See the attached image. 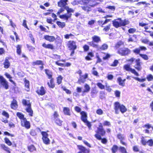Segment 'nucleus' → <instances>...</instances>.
Returning <instances> with one entry per match:
<instances>
[{
  "label": "nucleus",
  "instance_id": "de8ad7c7",
  "mask_svg": "<svg viewBox=\"0 0 153 153\" xmlns=\"http://www.w3.org/2000/svg\"><path fill=\"white\" fill-rule=\"evenodd\" d=\"M62 77L61 76H59L57 78V83L58 84H60L62 82Z\"/></svg>",
  "mask_w": 153,
  "mask_h": 153
},
{
  "label": "nucleus",
  "instance_id": "9b49d317",
  "mask_svg": "<svg viewBox=\"0 0 153 153\" xmlns=\"http://www.w3.org/2000/svg\"><path fill=\"white\" fill-rule=\"evenodd\" d=\"M72 14L71 13H68L60 15L59 17L60 18L63 19L64 20L67 21L68 19L71 17Z\"/></svg>",
  "mask_w": 153,
  "mask_h": 153
},
{
  "label": "nucleus",
  "instance_id": "4468645a",
  "mask_svg": "<svg viewBox=\"0 0 153 153\" xmlns=\"http://www.w3.org/2000/svg\"><path fill=\"white\" fill-rule=\"evenodd\" d=\"M68 0H60V1L58 2V6L61 7H65L67 4V2Z\"/></svg>",
  "mask_w": 153,
  "mask_h": 153
},
{
  "label": "nucleus",
  "instance_id": "3c124183",
  "mask_svg": "<svg viewBox=\"0 0 153 153\" xmlns=\"http://www.w3.org/2000/svg\"><path fill=\"white\" fill-rule=\"evenodd\" d=\"M41 134L42 136V138H44L45 137H47L48 136V134L45 131H42L41 132Z\"/></svg>",
  "mask_w": 153,
  "mask_h": 153
},
{
  "label": "nucleus",
  "instance_id": "412c9836",
  "mask_svg": "<svg viewBox=\"0 0 153 153\" xmlns=\"http://www.w3.org/2000/svg\"><path fill=\"white\" fill-rule=\"evenodd\" d=\"M97 133L100 134L101 135H104L105 133V131L104 130L103 128H98L97 130L96 131Z\"/></svg>",
  "mask_w": 153,
  "mask_h": 153
},
{
  "label": "nucleus",
  "instance_id": "49530a36",
  "mask_svg": "<svg viewBox=\"0 0 153 153\" xmlns=\"http://www.w3.org/2000/svg\"><path fill=\"white\" fill-rule=\"evenodd\" d=\"M140 56L143 59L145 60H147L148 59V57L147 55L146 54H139Z\"/></svg>",
  "mask_w": 153,
  "mask_h": 153
},
{
  "label": "nucleus",
  "instance_id": "5701e85b",
  "mask_svg": "<svg viewBox=\"0 0 153 153\" xmlns=\"http://www.w3.org/2000/svg\"><path fill=\"white\" fill-rule=\"evenodd\" d=\"M63 112L65 115H70V109L68 108L64 107L63 108Z\"/></svg>",
  "mask_w": 153,
  "mask_h": 153
},
{
  "label": "nucleus",
  "instance_id": "aec40b11",
  "mask_svg": "<svg viewBox=\"0 0 153 153\" xmlns=\"http://www.w3.org/2000/svg\"><path fill=\"white\" fill-rule=\"evenodd\" d=\"M22 103L24 105L27 106V107L31 106V104L29 100L23 99L22 100Z\"/></svg>",
  "mask_w": 153,
  "mask_h": 153
},
{
  "label": "nucleus",
  "instance_id": "864d4df0",
  "mask_svg": "<svg viewBox=\"0 0 153 153\" xmlns=\"http://www.w3.org/2000/svg\"><path fill=\"white\" fill-rule=\"evenodd\" d=\"M96 113L99 115H101L103 114V111L101 109H99L97 110Z\"/></svg>",
  "mask_w": 153,
  "mask_h": 153
},
{
  "label": "nucleus",
  "instance_id": "6ab92c4d",
  "mask_svg": "<svg viewBox=\"0 0 153 153\" xmlns=\"http://www.w3.org/2000/svg\"><path fill=\"white\" fill-rule=\"evenodd\" d=\"M50 83L48 82L47 84L48 85V86L51 88H53L55 87V84L54 83L53 79V78L50 79Z\"/></svg>",
  "mask_w": 153,
  "mask_h": 153
},
{
  "label": "nucleus",
  "instance_id": "f03ea898",
  "mask_svg": "<svg viewBox=\"0 0 153 153\" xmlns=\"http://www.w3.org/2000/svg\"><path fill=\"white\" fill-rule=\"evenodd\" d=\"M79 1L81 4L90 7H93L97 4V2L95 0H79Z\"/></svg>",
  "mask_w": 153,
  "mask_h": 153
},
{
  "label": "nucleus",
  "instance_id": "423d86ee",
  "mask_svg": "<svg viewBox=\"0 0 153 153\" xmlns=\"http://www.w3.org/2000/svg\"><path fill=\"white\" fill-rule=\"evenodd\" d=\"M124 68L126 71H130L131 73L134 74L135 75L139 76V74L134 69H132L130 67V66L128 65H124Z\"/></svg>",
  "mask_w": 153,
  "mask_h": 153
},
{
  "label": "nucleus",
  "instance_id": "f3484780",
  "mask_svg": "<svg viewBox=\"0 0 153 153\" xmlns=\"http://www.w3.org/2000/svg\"><path fill=\"white\" fill-rule=\"evenodd\" d=\"M17 103V102L16 100L14 99L11 104V108L14 109H16L18 107Z\"/></svg>",
  "mask_w": 153,
  "mask_h": 153
},
{
  "label": "nucleus",
  "instance_id": "f8f14e48",
  "mask_svg": "<svg viewBox=\"0 0 153 153\" xmlns=\"http://www.w3.org/2000/svg\"><path fill=\"white\" fill-rule=\"evenodd\" d=\"M80 114L81 115V119L82 121L85 123L88 121L87 120V114L86 112L82 111L80 113Z\"/></svg>",
  "mask_w": 153,
  "mask_h": 153
},
{
  "label": "nucleus",
  "instance_id": "e2e57ef3",
  "mask_svg": "<svg viewBox=\"0 0 153 153\" xmlns=\"http://www.w3.org/2000/svg\"><path fill=\"white\" fill-rule=\"evenodd\" d=\"M30 134L33 136H35L36 135V133L35 130H31L30 131Z\"/></svg>",
  "mask_w": 153,
  "mask_h": 153
},
{
  "label": "nucleus",
  "instance_id": "f704fd0d",
  "mask_svg": "<svg viewBox=\"0 0 153 153\" xmlns=\"http://www.w3.org/2000/svg\"><path fill=\"white\" fill-rule=\"evenodd\" d=\"M81 7L83 10L86 12H88L91 10V7L89 6H82Z\"/></svg>",
  "mask_w": 153,
  "mask_h": 153
},
{
  "label": "nucleus",
  "instance_id": "37998d69",
  "mask_svg": "<svg viewBox=\"0 0 153 153\" xmlns=\"http://www.w3.org/2000/svg\"><path fill=\"white\" fill-rule=\"evenodd\" d=\"M103 125L105 126H111L110 122L107 120L104 121L103 123Z\"/></svg>",
  "mask_w": 153,
  "mask_h": 153
},
{
  "label": "nucleus",
  "instance_id": "603ef678",
  "mask_svg": "<svg viewBox=\"0 0 153 153\" xmlns=\"http://www.w3.org/2000/svg\"><path fill=\"white\" fill-rule=\"evenodd\" d=\"M4 140L5 143L9 146H10L11 144V143L9 140L7 138H5L4 139Z\"/></svg>",
  "mask_w": 153,
  "mask_h": 153
},
{
  "label": "nucleus",
  "instance_id": "a19ab883",
  "mask_svg": "<svg viewBox=\"0 0 153 153\" xmlns=\"http://www.w3.org/2000/svg\"><path fill=\"white\" fill-rule=\"evenodd\" d=\"M119 149L122 153H127L126 149L124 147L120 146Z\"/></svg>",
  "mask_w": 153,
  "mask_h": 153
},
{
  "label": "nucleus",
  "instance_id": "cd10ccee",
  "mask_svg": "<svg viewBox=\"0 0 153 153\" xmlns=\"http://www.w3.org/2000/svg\"><path fill=\"white\" fill-rule=\"evenodd\" d=\"M28 150L30 152H33L36 150V149L33 145H31L28 146Z\"/></svg>",
  "mask_w": 153,
  "mask_h": 153
},
{
  "label": "nucleus",
  "instance_id": "ddd939ff",
  "mask_svg": "<svg viewBox=\"0 0 153 153\" xmlns=\"http://www.w3.org/2000/svg\"><path fill=\"white\" fill-rule=\"evenodd\" d=\"M44 38L46 40L49 41L50 42H53L55 40V38L54 36L49 35L45 36H44Z\"/></svg>",
  "mask_w": 153,
  "mask_h": 153
},
{
  "label": "nucleus",
  "instance_id": "a878e982",
  "mask_svg": "<svg viewBox=\"0 0 153 153\" xmlns=\"http://www.w3.org/2000/svg\"><path fill=\"white\" fill-rule=\"evenodd\" d=\"M113 26L117 28L121 26L120 22H119L116 20L113 21Z\"/></svg>",
  "mask_w": 153,
  "mask_h": 153
},
{
  "label": "nucleus",
  "instance_id": "052dcab7",
  "mask_svg": "<svg viewBox=\"0 0 153 153\" xmlns=\"http://www.w3.org/2000/svg\"><path fill=\"white\" fill-rule=\"evenodd\" d=\"M110 28V25H108L106 26L105 27H104L103 29V30L105 31H108Z\"/></svg>",
  "mask_w": 153,
  "mask_h": 153
},
{
  "label": "nucleus",
  "instance_id": "5fc2aeb1",
  "mask_svg": "<svg viewBox=\"0 0 153 153\" xmlns=\"http://www.w3.org/2000/svg\"><path fill=\"white\" fill-rule=\"evenodd\" d=\"M97 85L101 89H104L105 88V86L100 83H98Z\"/></svg>",
  "mask_w": 153,
  "mask_h": 153
},
{
  "label": "nucleus",
  "instance_id": "f257e3e1",
  "mask_svg": "<svg viewBox=\"0 0 153 153\" xmlns=\"http://www.w3.org/2000/svg\"><path fill=\"white\" fill-rule=\"evenodd\" d=\"M114 106L115 113L116 114H118L119 113V109L123 113L126 112L127 111V109L125 106L123 105H121L120 102H117L114 103Z\"/></svg>",
  "mask_w": 153,
  "mask_h": 153
},
{
  "label": "nucleus",
  "instance_id": "4c0bfd02",
  "mask_svg": "<svg viewBox=\"0 0 153 153\" xmlns=\"http://www.w3.org/2000/svg\"><path fill=\"white\" fill-rule=\"evenodd\" d=\"M42 139L44 143L45 144H48L50 143V140L48 137L44 138H42Z\"/></svg>",
  "mask_w": 153,
  "mask_h": 153
},
{
  "label": "nucleus",
  "instance_id": "a211bd4d",
  "mask_svg": "<svg viewBox=\"0 0 153 153\" xmlns=\"http://www.w3.org/2000/svg\"><path fill=\"white\" fill-rule=\"evenodd\" d=\"M45 74L47 75L48 79H51L52 78V72L50 71L48 69L45 70Z\"/></svg>",
  "mask_w": 153,
  "mask_h": 153
},
{
  "label": "nucleus",
  "instance_id": "774afa93",
  "mask_svg": "<svg viewBox=\"0 0 153 153\" xmlns=\"http://www.w3.org/2000/svg\"><path fill=\"white\" fill-rule=\"evenodd\" d=\"M140 51V48H136L133 50V52L136 54H139Z\"/></svg>",
  "mask_w": 153,
  "mask_h": 153
},
{
  "label": "nucleus",
  "instance_id": "a18cd8bd",
  "mask_svg": "<svg viewBox=\"0 0 153 153\" xmlns=\"http://www.w3.org/2000/svg\"><path fill=\"white\" fill-rule=\"evenodd\" d=\"M85 124L88 127L89 130H91L92 129V125H91V123L90 122H88V121H87L86 122H85Z\"/></svg>",
  "mask_w": 153,
  "mask_h": 153
},
{
  "label": "nucleus",
  "instance_id": "c85d7f7f",
  "mask_svg": "<svg viewBox=\"0 0 153 153\" xmlns=\"http://www.w3.org/2000/svg\"><path fill=\"white\" fill-rule=\"evenodd\" d=\"M25 86L26 88V90L27 91H29V81L25 79Z\"/></svg>",
  "mask_w": 153,
  "mask_h": 153
},
{
  "label": "nucleus",
  "instance_id": "6e6d98bb",
  "mask_svg": "<svg viewBox=\"0 0 153 153\" xmlns=\"http://www.w3.org/2000/svg\"><path fill=\"white\" fill-rule=\"evenodd\" d=\"M136 31V29L134 28H131L128 30V32L130 33H133Z\"/></svg>",
  "mask_w": 153,
  "mask_h": 153
},
{
  "label": "nucleus",
  "instance_id": "393cba45",
  "mask_svg": "<svg viewBox=\"0 0 153 153\" xmlns=\"http://www.w3.org/2000/svg\"><path fill=\"white\" fill-rule=\"evenodd\" d=\"M1 147L2 149L7 152V153H10L9 149L5 145L1 144Z\"/></svg>",
  "mask_w": 153,
  "mask_h": 153
},
{
  "label": "nucleus",
  "instance_id": "bf43d9fd",
  "mask_svg": "<svg viewBox=\"0 0 153 153\" xmlns=\"http://www.w3.org/2000/svg\"><path fill=\"white\" fill-rule=\"evenodd\" d=\"M123 44V42L122 41L118 42L116 45V47L117 48H119L120 46Z\"/></svg>",
  "mask_w": 153,
  "mask_h": 153
},
{
  "label": "nucleus",
  "instance_id": "bb28decb",
  "mask_svg": "<svg viewBox=\"0 0 153 153\" xmlns=\"http://www.w3.org/2000/svg\"><path fill=\"white\" fill-rule=\"evenodd\" d=\"M84 88L85 89L83 91V93H88L89 92L90 89V87L88 85L86 84L84 86Z\"/></svg>",
  "mask_w": 153,
  "mask_h": 153
},
{
  "label": "nucleus",
  "instance_id": "0e129e2a",
  "mask_svg": "<svg viewBox=\"0 0 153 153\" xmlns=\"http://www.w3.org/2000/svg\"><path fill=\"white\" fill-rule=\"evenodd\" d=\"M27 21L25 20H23V22L22 24V25L23 26H24L27 29L29 30V29L26 23Z\"/></svg>",
  "mask_w": 153,
  "mask_h": 153
},
{
  "label": "nucleus",
  "instance_id": "473e14b6",
  "mask_svg": "<svg viewBox=\"0 0 153 153\" xmlns=\"http://www.w3.org/2000/svg\"><path fill=\"white\" fill-rule=\"evenodd\" d=\"M56 24L60 27L61 28H63L65 25L64 22H61L59 21H57L56 22Z\"/></svg>",
  "mask_w": 153,
  "mask_h": 153
},
{
  "label": "nucleus",
  "instance_id": "338daca9",
  "mask_svg": "<svg viewBox=\"0 0 153 153\" xmlns=\"http://www.w3.org/2000/svg\"><path fill=\"white\" fill-rule=\"evenodd\" d=\"M115 94L117 97H120V91L117 90L115 92Z\"/></svg>",
  "mask_w": 153,
  "mask_h": 153
},
{
  "label": "nucleus",
  "instance_id": "c9c22d12",
  "mask_svg": "<svg viewBox=\"0 0 153 153\" xmlns=\"http://www.w3.org/2000/svg\"><path fill=\"white\" fill-rule=\"evenodd\" d=\"M65 9L67 10L68 13H74V10L71 8H69L67 6L65 7Z\"/></svg>",
  "mask_w": 153,
  "mask_h": 153
},
{
  "label": "nucleus",
  "instance_id": "c03bdc74",
  "mask_svg": "<svg viewBox=\"0 0 153 153\" xmlns=\"http://www.w3.org/2000/svg\"><path fill=\"white\" fill-rule=\"evenodd\" d=\"M16 48L17 53L18 54L20 55L21 53V46L20 45H18Z\"/></svg>",
  "mask_w": 153,
  "mask_h": 153
},
{
  "label": "nucleus",
  "instance_id": "0eeeda50",
  "mask_svg": "<svg viewBox=\"0 0 153 153\" xmlns=\"http://www.w3.org/2000/svg\"><path fill=\"white\" fill-rule=\"evenodd\" d=\"M67 45L70 50H74L76 48V43L74 41H69L68 42Z\"/></svg>",
  "mask_w": 153,
  "mask_h": 153
},
{
  "label": "nucleus",
  "instance_id": "7c9ffc66",
  "mask_svg": "<svg viewBox=\"0 0 153 153\" xmlns=\"http://www.w3.org/2000/svg\"><path fill=\"white\" fill-rule=\"evenodd\" d=\"M121 26H124L128 24L129 23V22L126 19L124 20H121L120 21Z\"/></svg>",
  "mask_w": 153,
  "mask_h": 153
},
{
  "label": "nucleus",
  "instance_id": "e433bc0d",
  "mask_svg": "<svg viewBox=\"0 0 153 153\" xmlns=\"http://www.w3.org/2000/svg\"><path fill=\"white\" fill-rule=\"evenodd\" d=\"M56 123L58 126H61L62 125V121L61 120L57 118L54 119Z\"/></svg>",
  "mask_w": 153,
  "mask_h": 153
},
{
  "label": "nucleus",
  "instance_id": "ea45409f",
  "mask_svg": "<svg viewBox=\"0 0 153 153\" xmlns=\"http://www.w3.org/2000/svg\"><path fill=\"white\" fill-rule=\"evenodd\" d=\"M98 92V91L95 88H92L91 93L92 95L96 94Z\"/></svg>",
  "mask_w": 153,
  "mask_h": 153
},
{
  "label": "nucleus",
  "instance_id": "2eb2a0df",
  "mask_svg": "<svg viewBox=\"0 0 153 153\" xmlns=\"http://www.w3.org/2000/svg\"><path fill=\"white\" fill-rule=\"evenodd\" d=\"M36 92L38 94L41 95H43L45 94L46 92L45 91L43 86H41Z\"/></svg>",
  "mask_w": 153,
  "mask_h": 153
},
{
  "label": "nucleus",
  "instance_id": "8fccbe9b",
  "mask_svg": "<svg viewBox=\"0 0 153 153\" xmlns=\"http://www.w3.org/2000/svg\"><path fill=\"white\" fill-rule=\"evenodd\" d=\"M147 143L149 146H152L153 145V141L151 139L147 140Z\"/></svg>",
  "mask_w": 153,
  "mask_h": 153
},
{
  "label": "nucleus",
  "instance_id": "2f4dec72",
  "mask_svg": "<svg viewBox=\"0 0 153 153\" xmlns=\"http://www.w3.org/2000/svg\"><path fill=\"white\" fill-rule=\"evenodd\" d=\"M33 65H43V63L42 62L41 60H37L36 61L33 62L32 63Z\"/></svg>",
  "mask_w": 153,
  "mask_h": 153
},
{
  "label": "nucleus",
  "instance_id": "680f3d73",
  "mask_svg": "<svg viewBox=\"0 0 153 153\" xmlns=\"http://www.w3.org/2000/svg\"><path fill=\"white\" fill-rule=\"evenodd\" d=\"M118 63V61L115 60L113 63L111 65L112 66H116Z\"/></svg>",
  "mask_w": 153,
  "mask_h": 153
},
{
  "label": "nucleus",
  "instance_id": "58836bf2",
  "mask_svg": "<svg viewBox=\"0 0 153 153\" xmlns=\"http://www.w3.org/2000/svg\"><path fill=\"white\" fill-rule=\"evenodd\" d=\"M118 147L116 145H114L111 149V150L113 153H115L117 151Z\"/></svg>",
  "mask_w": 153,
  "mask_h": 153
},
{
  "label": "nucleus",
  "instance_id": "09e8293b",
  "mask_svg": "<svg viewBox=\"0 0 153 153\" xmlns=\"http://www.w3.org/2000/svg\"><path fill=\"white\" fill-rule=\"evenodd\" d=\"M146 78L149 81H151L153 79V76L151 74H149L147 76Z\"/></svg>",
  "mask_w": 153,
  "mask_h": 153
},
{
  "label": "nucleus",
  "instance_id": "13d9d810",
  "mask_svg": "<svg viewBox=\"0 0 153 153\" xmlns=\"http://www.w3.org/2000/svg\"><path fill=\"white\" fill-rule=\"evenodd\" d=\"M95 69V68L94 67L93 68L92 70V73L94 75L96 76H99V75H98V73L97 72L95 71L94 69Z\"/></svg>",
  "mask_w": 153,
  "mask_h": 153
},
{
  "label": "nucleus",
  "instance_id": "6e6552de",
  "mask_svg": "<svg viewBox=\"0 0 153 153\" xmlns=\"http://www.w3.org/2000/svg\"><path fill=\"white\" fill-rule=\"evenodd\" d=\"M22 126L25 127L26 128L28 129L30 127V124L29 122L26 119H24L21 121Z\"/></svg>",
  "mask_w": 153,
  "mask_h": 153
},
{
  "label": "nucleus",
  "instance_id": "dca6fc26",
  "mask_svg": "<svg viewBox=\"0 0 153 153\" xmlns=\"http://www.w3.org/2000/svg\"><path fill=\"white\" fill-rule=\"evenodd\" d=\"M92 41L91 42H93L94 43H98L101 41V39L100 37L97 36H94L92 37Z\"/></svg>",
  "mask_w": 153,
  "mask_h": 153
},
{
  "label": "nucleus",
  "instance_id": "1a4fd4ad",
  "mask_svg": "<svg viewBox=\"0 0 153 153\" xmlns=\"http://www.w3.org/2000/svg\"><path fill=\"white\" fill-rule=\"evenodd\" d=\"M117 137L120 140V143L122 145L126 146L127 145V144L123 141V140H125V136L124 134L119 133L117 135Z\"/></svg>",
  "mask_w": 153,
  "mask_h": 153
},
{
  "label": "nucleus",
  "instance_id": "7ed1b4c3",
  "mask_svg": "<svg viewBox=\"0 0 153 153\" xmlns=\"http://www.w3.org/2000/svg\"><path fill=\"white\" fill-rule=\"evenodd\" d=\"M88 44L90 46L96 48L99 50H105L107 49L108 47V45L106 44H104L101 46H99L97 44L93 42H89Z\"/></svg>",
  "mask_w": 153,
  "mask_h": 153
},
{
  "label": "nucleus",
  "instance_id": "72a5a7b5",
  "mask_svg": "<svg viewBox=\"0 0 153 153\" xmlns=\"http://www.w3.org/2000/svg\"><path fill=\"white\" fill-rule=\"evenodd\" d=\"M17 117L21 119V121L24 119H26L24 117V116L23 114L20 112H17L16 114Z\"/></svg>",
  "mask_w": 153,
  "mask_h": 153
},
{
  "label": "nucleus",
  "instance_id": "39448f33",
  "mask_svg": "<svg viewBox=\"0 0 153 153\" xmlns=\"http://www.w3.org/2000/svg\"><path fill=\"white\" fill-rule=\"evenodd\" d=\"M130 50L127 48H120L118 51V53L121 56L126 55L130 53Z\"/></svg>",
  "mask_w": 153,
  "mask_h": 153
},
{
  "label": "nucleus",
  "instance_id": "79ce46f5",
  "mask_svg": "<svg viewBox=\"0 0 153 153\" xmlns=\"http://www.w3.org/2000/svg\"><path fill=\"white\" fill-rule=\"evenodd\" d=\"M147 140H146L143 137H142L141 138V143L142 144L144 145H146L147 143Z\"/></svg>",
  "mask_w": 153,
  "mask_h": 153
},
{
  "label": "nucleus",
  "instance_id": "69168bd1",
  "mask_svg": "<svg viewBox=\"0 0 153 153\" xmlns=\"http://www.w3.org/2000/svg\"><path fill=\"white\" fill-rule=\"evenodd\" d=\"M134 67L138 71H140L142 69L141 65H139L138 66L135 65Z\"/></svg>",
  "mask_w": 153,
  "mask_h": 153
},
{
  "label": "nucleus",
  "instance_id": "c756f323",
  "mask_svg": "<svg viewBox=\"0 0 153 153\" xmlns=\"http://www.w3.org/2000/svg\"><path fill=\"white\" fill-rule=\"evenodd\" d=\"M4 67L5 68H7L9 67L10 64L8 60L6 59L4 63Z\"/></svg>",
  "mask_w": 153,
  "mask_h": 153
},
{
  "label": "nucleus",
  "instance_id": "9d476101",
  "mask_svg": "<svg viewBox=\"0 0 153 153\" xmlns=\"http://www.w3.org/2000/svg\"><path fill=\"white\" fill-rule=\"evenodd\" d=\"M77 147L78 149L80 150L78 153H88L89 151L88 150L86 149L84 146L81 145H78Z\"/></svg>",
  "mask_w": 153,
  "mask_h": 153
},
{
  "label": "nucleus",
  "instance_id": "20e7f679",
  "mask_svg": "<svg viewBox=\"0 0 153 153\" xmlns=\"http://www.w3.org/2000/svg\"><path fill=\"white\" fill-rule=\"evenodd\" d=\"M0 84L5 89H7L8 88V82L1 75H0Z\"/></svg>",
  "mask_w": 153,
  "mask_h": 153
},
{
  "label": "nucleus",
  "instance_id": "4d7b16f0",
  "mask_svg": "<svg viewBox=\"0 0 153 153\" xmlns=\"http://www.w3.org/2000/svg\"><path fill=\"white\" fill-rule=\"evenodd\" d=\"M133 78L135 80L138 81L140 82H143L146 80L145 79H140L138 77H133Z\"/></svg>",
  "mask_w": 153,
  "mask_h": 153
},
{
  "label": "nucleus",
  "instance_id": "4be33fe9",
  "mask_svg": "<svg viewBox=\"0 0 153 153\" xmlns=\"http://www.w3.org/2000/svg\"><path fill=\"white\" fill-rule=\"evenodd\" d=\"M42 46L43 47L46 48L50 49H53L54 48L53 45L51 44H46L44 43L42 44Z\"/></svg>",
  "mask_w": 153,
  "mask_h": 153
},
{
  "label": "nucleus",
  "instance_id": "b1692460",
  "mask_svg": "<svg viewBox=\"0 0 153 153\" xmlns=\"http://www.w3.org/2000/svg\"><path fill=\"white\" fill-rule=\"evenodd\" d=\"M26 111L29 113V115L30 116H33V111L31 109V106L26 108Z\"/></svg>",
  "mask_w": 153,
  "mask_h": 153
}]
</instances>
